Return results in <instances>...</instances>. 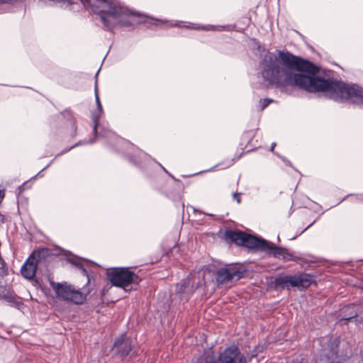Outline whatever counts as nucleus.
I'll return each instance as SVG.
<instances>
[{"mask_svg": "<svg viewBox=\"0 0 363 363\" xmlns=\"http://www.w3.org/2000/svg\"><path fill=\"white\" fill-rule=\"evenodd\" d=\"M279 57L282 61L283 66H281L278 57L274 54L266 52L260 65L264 79L278 86H298L293 83L296 74L313 75L318 72L313 64L303 61L288 52L279 51Z\"/></svg>", "mask_w": 363, "mask_h": 363, "instance_id": "obj_1", "label": "nucleus"}, {"mask_svg": "<svg viewBox=\"0 0 363 363\" xmlns=\"http://www.w3.org/2000/svg\"><path fill=\"white\" fill-rule=\"evenodd\" d=\"M293 83L307 91L323 92L325 96L335 101L348 100L357 104H363V89L355 84L349 85L337 81L325 80L316 77L315 74H296Z\"/></svg>", "mask_w": 363, "mask_h": 363, "instance_id": "obj_2", "label": "nucleus"}, {"mask_svg": "<svg viewBox=\"0 0 363 363\" xmlns=\"http://www.w3.org/2000/svg\"><path fill=\"white\" fill-rule=\"evenodd\" d=\"M99 4L101 9L99 11V16L103 23H124L129 18H138L139 23H149L155 21L157 23H169L167 20H162L147 15L145 13L130 9L120 0H96Z\"/></svg>", "mask_w": 363, "mask_h": 363, "instance_id": "obj_3", "label": "nucleus"}, {"mask_svg": "<svg viewBox=\"0 0 363 363\" xmlns=\"http://www.w3.org/2000/svg\"><path fill=\"white\" fill-rule=\"evenodd\" d=\"M50 285L59 299L77 305L82 304L86 299V289H77L73 286L64 283L50 282Z\"/></svg>", "mask_w": 363, "mask_h": 363, "instance_id": "obj_4", "label": "nucleus"}, {"mask_svg": "<svg viewBox=\"0 0 363 363\" xmlns=\"http://www.w3.org/2000/svg\"><path fill=\"white\" fill-rule=\"evenodd\" d=\"M108 279L112 285L125 288L132 283L138 284V277L128 268H113L107 273Z\"/></svg>", "mask_w": 363, "mask_h": 363, "instance_id": "obj_5", "label": "nucleus"}, {"mask_svg": "<svg viewBox=\"0 0 363 363\" xmlns=\"http://www.w3.org/2000/svg\"><path fill=\"white\" fill-rule=\"evenodd\" d=\"M225 237L236 245H242L248 248L257 247L263 251L265 247V243L264 242H267L265 240L258 239L241 231L228 230L225 233Z\"/></svg>", "mask_w": 363, "mask_h": 363, "instance_id": "obj_6", "label": "nucleus"}, {"mask_svg": "<svg viewBox=\"0 0 363 363\" xmlns=\"http://www.w3.org/2000/svg\"><path fill=\"white\" fill-rule=\"evenodd\" d=\"M242 275L243 272L234 267L221 268L217 272L216 280L218 284H223L233 279L238 280Z\"/></svg>", "mask_w": 363, "mask_h": 363, "instance_id": "obj_7", "label": "nucleus"}, {"mask_svg": "<svg viewBox=\"0 0 363 363\" xmlns=\"http://www.w3.org/2000/svg\"><path fill=\"white\" fill-rule=\"evenodd\" d=\"M264 251L277 259H282L284 261L295 260L296 258L287 249L276 246L274 244L267 241Z\"/></svg>", "mask_w": 363, "mask_h": 363, "instance_id": "obj_8", "label": "nucleus"}, {"mask_svg": "<svg viewBox=\"0 0 363 363\" xmlns=\"http://www.w3.org/2000/svg\"><path fill=\"white\" fill-rule=\"evenodd\" d=\"M220 363H246L245 357L236 347L226 348L219 357Z\"/></svg>", "mask_w": 363, "mask_h": 363, "instance_id": "obj_9", "label": "nucleus"}, {"mask_svg": "<svg viewBox=\"0 0 363 363\" xmlns=\"http://www.w3.org/2000/svg\"><path fill=\"white\" fill-rule=\"evenodd\" d=\"M133 348L132 341L124 335H121L115 341L113 351L121 357L124 358L130 354Z\"/></svg>", "mask_w": 363, "mask_h": 363, "instance_id": "obj_10", "label": "nucleus"}, {"mask_svg": "<svg viewBox=\"0 0 363 363\" xmlns=\"http://www.w3.org/2000/svg\"><path fill=\"white\" fill-rule=\"evenodd\" d=\"M38 259L34 253L30 255L26 260L21 269L22 276L27 279H32L36 272Z\"/></svg>", "mask_w": 363, "mask_h": 363, "instance_id": "obj_11", "label": "nucleus"}, {"mask_svg": "<svg viewBox=\"0 0 363 363\" xmlns=\"http://www.w3.org/2000/svg\"><path fill=\"white\" fill-rule=\"evenodd\" d=\"M295 280L296 279L294 276L281 277L275 279L274 285L277 289H289L290 286H294L296 284Z\"/></svg>", "mask_w": 363, "mask_h": 363, "instance_id": "obj_12", "label": "nucleus"}, {"mask_svg": "<svg viewBox=\"0 0 363 363\" xmlns=\"http://www.w3.org/2000/svg\"><path fill=\"white\" fill-rule=\"evenodd\" d=\"M296 279L294 286H296L300 289H306L308 287L313 281L312 276L309 274H302L300 276H294Z\"/></svg>", "mask_w": 363, "mask_h": 363, "instance_id": "obj_13", "label": "nucleus"}, {"mask_svg": "<svg viewBox=\"0 0 363 363\" xmlns=\"http://www.w3.org/2000/svg\"><path fill=\"white\" fill-rule=\"evenodd\" d=\"M197 26H184L185 28H191V29H196V30H223L225 29V26H216L213 25H207V26H202L196 24Z\"/></svg>", "mask_w": 363, "mask_h": 363, "instance_id": "obj_14", "label": "nucleus"}, {"mask_svg": "<svg viewBox=\"0 0 363 363\" xmlns=\"http://www.w3.org/2000/svg\"><path fill=\"white\" fill-rule=\"evenodd\" d=\"M95 97H96V101L98 108L101 111V108H102V106H101V102H100V100H99V91H98V88H97L96 85L95 86Z\"/></svg>", "mask_w": 363, "mask_h": 363, "instance_id": "obj_15", "label": "nucleus"}, {"mask_svg": "<svg viewBox=\"0 0 363 363\" xmlns=\"http://www.w3.org/2000/svg\"><path fill=\"white\" fill-rule=\"evenodd\" d=\"M271 101H272V100H269L267 99L260 100V104H261V106H262L261 109L263 110L264 108H265L269 104V103Z\"/></svg>", "mask_w": 363, "mask_h": 363, "instance_id": "obj_16", "label": "nucleus"}, {"mask_svg": "<svg viewBox=\"0 0 363 363\" xmlns=\"http://www.w3.org/2000/svg\"><path fill=\"white\" fill-rule=\"evenodd\" d=\"M233 198L237 201L238 203H240V194L238 193H234L233 194Z\"/></svg>", "mask_w": 363, "mask_h": 363, "instance_id": "obj_17", "label": "nucleus"}, {"mask_svg": "<svg viewBox=\"0 0 363 363\" xmlns=\"http://www.w3.org/2000/svg\"><path fill=\"white\" fill-rule=\"evenodd\" d=\"M4 222V216L0 213V223H2Z\"/></svg>", "mask_w": 363, "mask_h": 363, "instance_id": "obj_18", "label": "nucleus"}, {"mask_svg": "<svg viewBox=\"0 0 363 363\" xmlns=\"http://www.w3.org/2000/svg\"><path fill=\"white\" fill-rule=\"evenodd\" d=\"M104 25H105V29H106V30H109V29H110L109 26H110L111 24H104Z\"/></svg>", "mask_w": 363, "mask_h": 363, "instance_id": "obj_19", "label": "nucleus"}, {"mask_svg": "<svg viewBox=\"0 0 363 363\" xmlns=\"http://www.w3.org/2000/svg\"><path fill=\"white\" fill-rule=\"evenodd\" d=\"M275 145H276V144H275V143H272V146H271V148H270V150H271L272 151H273V150H274V148Z\"/></svg>", "mask_w": 363, "mask_h": 363, "instance_id": "obj_20", "label": "nucleus"}, {"mask_svg": "<svg viewBox=\"0 0 363 363\" xmlns=\"http://www.w3.org/2000/svg\"><path fill=\"white\" fill-rule=\"evenodd\" d=\"M7 299H8L9 302H11L13 298L11 297H9V298H7Z\"/></svg>", "mask_w": 363, "mask_h": 363, "instance_id": "obj_21", "label": "nucleus"}, {"mask_svg": "<svg viewBox=\"0 0 363 363\" xmlns=\"http://www.w3.org/2000/svg\"><path fill=\"white\" fill-rule=\"evenodd\" d=\"M94 131H96V124L94 125Z\"/></svg>", "mask_w": 363, "mask_h": 363, "instance_id": "obj_22", "label": "nucleus"}, {"mask_svg": "<svg viewBox=\"0 0 363 363\" xmlns=\"http://www.w3.org/2000/svg\"><path fill=\"white\" fill-rule=\"evenodd\" d=\"M176 23H186L185 21H177Z\"/></svg>", "mask_w": 363, "mask_h": 363, "instance_id": "obj_23", "label": "nucleus"}, {"mask_svg": "<svg viewBox=\"0 0 363 363\" xmlns=\"http://www.w3.org/2000/svg\"><path fill=\"white\" fill-rule=\"evenodd\" d=\"M125 291H130V289H125ZM130 290H133V288H130Z\"/></svg>", "mask_w": 363, "mask_h": 363, "instance_id": "obj_24", "label": "nucleus"}]
</instances>
